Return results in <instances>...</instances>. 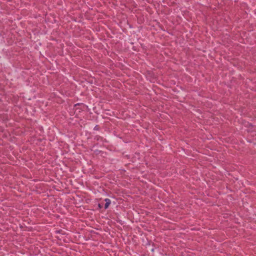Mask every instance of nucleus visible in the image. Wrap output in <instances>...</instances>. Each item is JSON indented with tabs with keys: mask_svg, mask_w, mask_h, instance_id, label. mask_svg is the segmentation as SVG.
<instances>
[{
	"mask_svg": "<svg viewBox=\"0 0 256 256\" xmlns=\"http://www.w3.org/2000/svg\"><path fill=\"white\" fill-rule=\"evenodd\" d=\"M105 202H106V204H105V206H104V208L106 209L110 206V200L108 198H106V199H105Z\"/></svg>",
	"mask_w": 256,
	"mask_h": 256,
	"instance_id": "obj_1",
	"label": "nucleus"
},
{
	"mask_svg": "<svg viewBox=\"0 0 256 256\" xmlns=\"http://www.w3.org/2000/svg\"><path fill=\"white\" fill-rule=\"evenodd\" d=\"M102 206H101V204H98V207H99L100 208H102Z\"/></svg>",
	"mask_w": 256,
	"mask_h": 256,
	"instance_id": "obj_2",
	"label": "nucleus"
}]
</instances>
